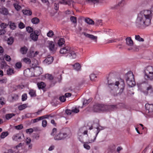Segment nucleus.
I'll use <instances>...</instances> for the list:
<instances>
[{
    "mask_svg": "<svg viewBox=\"0 0 153 153\" xmlns=\"http://www.w3.org/2000/svg\"><path fill=\"white\" fill-rule=\"evenodd\" d=\"M152 14L150 10H143L138 14L136 24L139 28H143L151 23Z\"/></svg>",
    "mask_w": 153,
    "mask_h": 153,
    "instance_id": "f257e3e1",
    "label": "nucleus"
},
{
    "mask_svg": "<svg viewBox=\"0 0 153 153\" xmlns=\"http://www.w3.org/2000/svg\"><path fill=\"white\" fill-rule=\"evenodd\" d=\"M108 87L111 89V93L114 96L120 95L123 92L125 86L123 79H120L115 82L112 80H108Z\"/></svg>",
    "mask_w": 153,
    "mask_h": 153,
    "instance_id": "f03ea898",
    "label": "nucleus"
},
{
    "mask_svg": "<svg viewBox=\"0 0 153 153\" xmlns=\"http://www.w3.org/2000/svg\"><path fill=\"white\" fill-rule=\"evenodd\" d=\"M60 52L61 53L67 54V56L72 59L75 58L77 55L74 48L68 46L64 47L61 49Z\"/></svg>",
    "mask_w": 153,
    "mask_h": 153,
    "instance_id": "7ed1b4c3",
    "label": "nucleus"
},
{
    "mask_svg": "<svg viewBox=\"0 0 153 153\" xmlns=\"http://www.w3.org/2000/svg\"><path fill=\"white\" fill-rule=\"evenodd\" d=\"M126 83L130 87H132L134 86L135 82L134 81V75L133 73L129 71L126 73L125 76Z\"/></svg>",
    "mask_w": 153,
    "mask_h": 153,
    "instance_id": "20e7f679",
    "label": "nucleus"
},
{
    "mask_svg": "<svg viewBox=\"0 0 153 153\" xmlns=\"http://www.w3.org/2000/svg\"><path fill=\"white\" fill-rule=\"evenodd\" d=\"M144 77L147 80H153V67L152 66H148L144 70Z\"/></svg>",
    "mask_w": 153,
    "mask_h": 153,
    "instance_id": "39448f33",
    "label": "nucleus"
},
{
    "mask_svg": "<svg viewBox=\"0 0 153 153\" xmlns=\"http://www.w3.org/2000/svg\"><path fill=\"white\" fill-rule=\"evenodd\" d=\"M24 62L27 64L30 65V66L32 68H35L37 67L38 65V62L37 60H35L33 61V63H31L30 60L28 58H25L23 59Z\"/></svg>",
    "mask_w": 153,
    "mask_h": 153,
    "instance_id": "423d86ee",
    "label": "nucleus"
},
{
    "mask_svg": "<svg viewBox=\"0 0 153 153\" xmlns=\"http://www.w3.org/2000/svg\"><path fill=\"white\" fill-rule=\"evenodd\" d=\"M68 132L67 133H59L58 134L56 135L54 137V139L55 140H61L66 137L70 134V131L68 129Z\"/></svg>",
    "mask_w": 153,
    "mask_h": 153,
    "instance_id": "0eeeda50",
    "label": "nucleus"
},
{
    "mask_svg": "<svg viewBox=\"0 0 153 153\" xmlns=\"http://www.w3.org/2000/svg\"><path fill=\"white\" fill-rule=\"evenodd\" d=\"M93 110L95 112L105 111V105L96 104L93 106Z\"/></svg>",
    "mask_w": 153,
    "mask_h": 153,
    "instance_id": "6e6552de",
    "label": "nucleus"
},
{
    "mask_svg": "<svg viewBox=\"0 0 153 153\" xmlns=\"http://www.w3.org/2000/svg\"><path fill=\"white\" fill-rule=\"evenodd\" d=\"M97 130L96 131H97L96 134V135H95V137H94V140H90L88 143H84V144L83 145V146H84V148L85 149H87V150H89L90 149V146L88 145V143H91L92 142H93L96 139V137H97L98 133L100 131V130L99 129V128L98 127H97Z\"/></svg>",
    "mask_w": 153,
    "mask_h": 153,
    "instance_id": "1a4fd4ad",
    "label": "nucleus"
},
{
    "mask_svg": "<svg viewBox=\"0 0 153 153\" xmlns=\"http://www.w3.org/2000/svg\"><path fill=\"white\" fill-rule=\"evenodd\" d=\"M39 35V32L37 30H36L30 33V36L33 40L36 41L37 40L38 37Z\"/></svg>",
    "mask_w": 153,
    "mask_h": 153,
    "instance_id": "9d476101",
    "label": "nucleus"
},
{
    "mask_svg": "<svg viewBox=\"0 0 153 153\" xmlns=\"http://www.w3.org/2000/svg\"><path fill=\"white\" fill-rule=\"evenodd\" d=\"M145 107L146 111H148V113H149V115H153V104H146Z\"/></svg>",
    "mask_w": 153,
    "mask_h": 153,
    "instance_id": "9b49d317",
    "label": "nucleus"
},
{
    "mask_svg": "<svg viewBox=\"0 0 153 153\" xmlns=\"http://www.w3.org/2000/svg\"><path fill=\"white\" fill-rule=\"evenodd\" d=\"M117 109V105H105V111H111Z\"/></svg>",
    "mask_w": 153,
    "mask_h": 153,
    "instance_id": "f8f14e48",
    "label": "nucleus"
},
{
    "mask_svg": "<svg viewBox=\"0 0 153 153\" xmlns=\"http://www.w3.org/2000/svg\"><path fill=\"white\" fill-rule=\"evenodd\" d=\"M82 34L86 37L94 41L95 42H97V37L93 35L88 34L85 32H83Z\"/></svg>",
    "mask_w": 153,
    "mask_h": 153,
    "instance_id": "ddd939ff",
    "label": "nucleus"
},
{
    "mask_svg": "<svg viewBox=\"0 0 153 153\" xmlns=\"http://www.w3.org/2000/svg\"><path fill=\"white\" fill-rule=\"evenodd\" d=\"M146 93V94H148L151 96L153 95V87L152 85H149L147 87Z\"/></svg>",
    "mask_w": 153,
    "mask_h": 153,
    "instance_id": "4468645a",
    "label": "nucleus"
},
{
    "mask_svg": "<svg viewBox=\"0 0 153 153\" xmlns=\"http://www.w3.org/2000/svg\"><path fill=\"white\" fill-rule=\"evenodd\" d=\"M49 48L50 51H55V44L53 41H50L49 43Z\"/></svg>",
    "mask_w": 153,
    "mask_h": 153,
    "instance_id": "2eb2a0df",
    "label": "nucleus"
},
{
    "mask_svg": "<svg viewBox=\"0 0 153 153\" xmlns=\"http://www.w3.org/2000/svg\"><path fill=\"white\" fill-rule=\"evenodd\" d=\"M22 12L23 14L25 15L31 16L32 14V11L30 10H23Z\"/></svg>",
    "mask_w": 153,
    "mask_h": 153,
    "instance_id": "dca6fc26",
    "label": "nucleus"
},
{
    "mask_svg": "<svg viewBox=\"0 0 153 153\" xmlns=\"http://www.w3.org/2000/svg\"><path fill=\"white\" fill-rule=\"evenodd\" d=\"M126 44L129 46H131L133 45V42L130 37H127L126 39Z\"/></svg>",
    "mask_w": 153,
    "mask_h": 153,
    "instance_id": "f3484780",
    "label": "nucleus"
},
{
    "mask_svg": "<svg viewBox=\"0 0 153 153\" xmlns=\"http://www.w3.org/2000/svg\"><path fill=\"white\" fill-rule=\"evenodd\" d=\"M37 85L39 89H43L46 86L45 84L42 82H38Z\"/></svg>",
    "mask_w": 153,
    "mask_h": 153,
    "instance_id": "a211bd4d",
    "label": "nucleus"
},
{
    "mask_svg": "<svg viewBox=\"0 0 153 153\" xmlns=\"http://www.w3.org/2000/svg\"><path fill=\"white\" fill-rule=\"evenodd\" d=\"M1 13L4 15H7L9 13L8 9L5 7H2L1 9Z\"/></svg>",
    "mask_w": 153,
    "mask_h": 153,
    "instance_id": "6ab92c4d",
    "label": "nucleus"
},
{
    "mask_svg": "<svg viewBox=\"0 0 153 153\" xmlns=\"http://www.w3.org/2000/svg\"><path fill=\"white\" fill-rule=\"evenodd\" d=\"M13 139L15 141H19L21 139V137L19 134L14 135L12 137Z\"/></svg>",
    "mask_w": 153,
    "mask_h": 153,
    "instance_id": "aec40b11",
    "label": "nucleus"
},
{
    "mask_svg": "<svg viewBox=\"0 0 153 153\" xmlns=\"http://www.w3.org/2000/svg\"><path fill=\"white\" fill-rule=\"evenodd\" d=\"M28 50V49L25 46L21 48L20 52L22 54H26Z\"/></svg>",
    "mask_w": 153,
    "mask_h": 153,
    "instance_id": "412c9836",
    "label": "nucleus"
},
{
    "mask_svg": "<svg viewBox=\"0 0 153 153\" xmlns=\"http://www.w3.org/2000/svg\"><path fill=\"white\" fill-rule=\"evenodd\" d=\"M9 24H10V27L11 30H15L17 26L15 23L10 21L9 22Z\"/></svg>",
    "mask_w": 153,
    "mask_h": 153,
    "instance_id": "4be33fe9",
    "label": "nucleus"
},
{
    "mask_svg": "<svg viewBox=\"0 0 153 153\" xmlns=\"http://www.w3.org/2000/svg\"><path fill=\"white\" fill-rule=\"evenodd\" d=\"M118 108H127L126 105L124 103H120L117 104Z\"/></svg>",
    "mask_w": 153,
    "mask_h": 153,
    "instance_id": "5701e85b",
    "label": "nucleus"
},
{
    "mask_svg": "<svg viewBox=\"0 0 153 153\" xmlns=\"http://www.w3.org/2000/svg\"><path fill=\"white\" fill-rule=\"evenodd\" d=\"M45 61L46 63L48 64H50L53 61V58L52 56H50L46 58Z\"/></svg>",
    "mask_w": 153,
    "mask_h": 153,
    "instance_id": "b1692460",
    "label": "nucleus"
},
{
    "mask_svg": "<svg viewBox=\"0 0 153 153\" xmlns=\"http://www.w3.org/2000/svg\"><path fill=\"white\" fill-rule=\"evenodd\" d=\"M73 66L74 69L77 71H79L81 68L80 65L79 63H76L73 65Z\"/></svg>",
    "mask_w": 153,
    "mask_h": 153,
    "instance_id": "393cba45",
    "label": "nucleus"
},
{
    "mask_svg": "<svg viewBox=\"0 0 153 153\" xmlns=\"http://www.w3.org/2000/svg\"><path fill=\"white\" fill-rule=\"evenodd\" d=\"M85 22L87 23L90 25H94V22L92 19L89 18H86L85 19Z\"/></svg>",
    "mask_w": 153,
    "mask_h": 153,
    "instance_id": "a878e982",
    "label": "nucleus"
},
{
    "mask_svg": "<svg viewBox=\"0 0 153 153\" xmlns=\"http://www.w3.org/2000/svg\"><path fill=\"white\" fill-rule=\"evenodd\" d=\"M33 24H36L39 22V19L37 17H34L31 20Z\"/></svg>",
    "mask_w": 153,
    "mask_h": 153,
    "instance_id": "bb28decb",
    "label": "nucleus"
},
{
    "mask_svg": "<svg viewBox=\"0 0 153 153\" xmlns=\"http://www.w3.org/2000/svg\"><path fill=\"white\" fill-rule=\"evenodd\" d=\"M16 114L14 113L7 114L5 115L6 119L7 120H9L11 119L13 116H15Z\"/></svg>",
    "mask_w": 153,
    "mask_h": 153,
    "instance_id": "cd10ccee",
    "label": "nucleus"
},
{
    "mask_svg": "<svg viewBox=\"0 0 153 153\" xmlns=\"http://www.w3.org/2000/svg\"><path fill=\"white\" fill-rule=\"evenodd\" d=\"M29 94L31 97H34L36 96V91L33 89H31L30 90Z\"/></svg>",
    "mask_w": 153,
    "mask_h": 153,
    "instance_id": "c85d7f7f",
    "label": "nucleus"
},
{
    "mask_svg": "<svg viewBox=\"0 0 153 153\" xmlns=\"http://www.w3.org/2000/svg\"><path fill=\"white\" fill-rule=\"evenodd\" d=\"M65 42V40L64 38H60L58 41V44L59 46L63 45Z\"/></svg>",
    "mask_w": 153,
    "mask_h": 153,
    "instance_id": "c756f323",
    "label": "nucleus"
},
{
    "mask_svg": "<svg viewBox=\"0 0 153 153\" xmlns=\"http://www.w3.org/2000/svg\"><path fill=\"white\" fill-rule=\"evenodd\" d=\"M13 5L15 9L17 11L20 10L22 8L21 6L17 3L13 4Z\"/></svg>",
    "mask_w": 153,
    "mask_h": 153,
    "instance_id": "7c9ffc66",
    "label": "nucleus"
},
{
    "mask_svg": "<svg viewBox=\"0 0 153 153\" xmlns=\"http://www.w3.org/2000/svg\"><path fill=\"white\" fill-rule=\"evenodd\" d=\"M34 55V52L32 50H30L28 53L27 54L28 56L30 58H33L35 57V55Z\"/></svg>",
    "mask_w": 153,
    "mask_h": 153,
    "instance_id": "2f4dec72",
    "label": "nucleus"
},
{
    "mask_svg": "<svg viewBox=\"0 0 153 153\" xmlns=\"http://www.w3.org/2000/svg\"><path fill=\"white\" fill-rule=\"evenodd\" d=\"M108 149L111 152H114L115 149V146L114 144L111 145L109 147Z\"/></svg>",
    "mask_w": 153,
    "mask_h": 153,
    "instance_id": "473e14b6",
    "label": "nucleus"
},
{
    "mask_svg": "<svg viewBox=\"0 0 153 153\" xmlns=\"http://www.w3.org/2000/svg\"><path fill=\"white\" fill-rule=\"evenodd\" d=\"M27 107V105L25 104L19 106L18 108L19 110L22 111L25 108Z\"/></svg>",
    "mask_w": 153,
    "mask_h": 153,
    "instance_id": "72a5a7b5",
    "label": "nucleus"
},
{
    "mask_svg": "<svg viewBox=\"0 0 153 153\" xmlns=\"http://www.w3.org/2000/svg\"><path fill=\"white\" fill-rule=\"evenodd\" d=\"M8 66L6 62L4 60L1 62V68L2 69L3 68H5L6 66Z\"/></svg>",
    "mask_w": 153,
    "mask_h": 153,
    "instance_id": "f704fd0d",
    "label": "nucleus"
},
{
    "mask_svg": "<svg viewBox=\"0 0 153 153\" xmlns=\"http://www.w3.org/2000/svg\"><path fill=\"white\" fill-rule=\"evenodd\" d=\"M3 58L6 61L8 62H10L11 60V59L9 55L7 54H5L3 57Z\"/></svg>",
    "mask_w": 153,
    "mask_h": 153,
    "instance_id": "c9c22d12",
    "label": "nucleus"
},
{
    "mask_svg": "<svg viewBox=\"0 0 153 153\" xmlns=\"http://www.w3.org/2000/svg\"><path fill=\"white\" fill-rule=\"evenodd\" d=\"M14 42V39L13 37H10L7 40V43L9 45H11Z\"/></svg>",
    "mask_w": 153,
    "mask_h": 153,
    "instance_id": "e433bc0d",
    "label": "nucleus"
},
{
    "mask_svg": "<svg viewBox=\"0 0 153 153\" xmlns=\"http://www.w3.org/2000/svg\"><path fill=\"white\" fill-rule=\"evenodd\" d=\"M90 79L92 81H95L97 79V77L94 74H92L90 75Z\"/></svg>",
    "mask_w": 153,
    "mask_h": 153,
    "instance_id": "4c0bfd02",
    "label": "nucleus"
},
{
    "mask_svg": "<svg viewBox=\"0 0 153 153\" xmlns=\"http://www.w3.org/2000/svg\"><path fill=\"white\" fill-rule=\"evenodd\" d=\"M8 135V131L3 132L1 134V138H4Z\"/></svg>",
    "mask_w": 153,
    "mask_h": 153,
    "instance_id": "58836bf2",
    "label": "nucleus"
},
{
    "mask_svg": "<svg viewBox=\"0 0 153 153\" xmlns=\"http://www.w3.org/2000/svg\"><path fill=\"white\" fill-rule=\"evenodd\" d=\"M70 20L73 23L75 24L76 23V17L74 16H71L70 17Z\"/></svg>",
    "mask_w": 153,
    "mask_h": 153,
    "instance_id": "ea45409f",
    "label": "nucleus"
},
{
    "mask_svg": "<svg viewBox=\"0 0 153 153\" xmlns=\"http://www.w3.org/2000/svg\"><path fill=\"white\" fill-rule=\"evenodd\" d=\"M14 128L17 130H20L23 128V126L22 124H20L19 125L15 126Z\"/></svg>",
    "mask_w": 153,
    "mask_h": 153,
    "instance_id": "a19ab883",
    "label": "nucleus"
},
{
    "mask_svg": "<svg viewBox=\"0 0 153 153\" xmlns=\"http://www.w3.org/2000/svg\"><path fill=\"white\" fill-rule=\"evenodd\" d=\"M135 39L136 40L140 42H143L144 41V39L140 37L139 35H135Z\"/></svg>",
    "mask_w": 153,
    "mask_h": 153,
    "instance_id": "79ce46f5",
    "label": "nucleus"
},
{
    "mask_svg": "<svg viewBox=\"0 0 153 153\" xmlns=\"http://www.w3.org/2000/svg\"><path fill=\"white\" fill-rule=\"evenodd\" d=\"M13 73V70L11 68H9L7 70V74L8 75H10Z\"/></svg>",
    "mask_w": 153,
    "mask_h": 153,
    "instance_id": "37998d69",
    "label": "nucleus"
},
{
    "mask_svg": "<svg viewBox=\"0 0 153 153\" xmlns=\"http://www.w3.org/2000/svg\"><path fill=\"white\" fill-rule=\"evenodd\" d=\"M54 35L53 32L50 30L49 32L47 33V36L49 37H52Z\"/></svg>",
    "mask_w": 153,
    "mask_h": 153,
    "instance_id": "c03bdc74",
    "label": "nucleus"
},
{
    "mask_svg": "<svg viewBox=\"0 0 153 153\" xmlns=\"http://www.w3.org/2000/svg\"><path fill=\"white\" fill-rule=\"evenodd\" d=\"M22 101L26 100L27 98V96L26 94H24L22 95Z\"/></svg>",
    "mask_w": 153,
    "mask_h": 153,
    "instance_id": "a18cd8bd",
    "label": "nucleus"
},
{
    "mask_svg": "<svg viewBox=\"0 0 153 153\" xmlns=\"http://www.w3.org/2000/svg\"><path fill=\"white\" fill-rule=\"evenodd\" d=\"M92 100V98H90L88 100H85L83 102L84 105L89 103Z\"/></svg>",
    "mask_w": 153,
    "mask_h": 153,
    "instance_id": "49530a36",
    "label": "nucleus"
},
{
    "mask_svg": "<svg viewBox=\"0 0 153 153\" xmlns=\"http://www.w3.org/2000/svg\"><path fill=\"white\" fill-rule=\"evenodd\" d=\"M87 1L89 3H93L94 4L98 3L99 2V0H88Z\"/></svg>",
    "mask_w": 153,
    "mask_h": 153,
    "instance_id": "de8ad7c7",
    "label": "nucleus"
},
{
    "mask_svg": "<svg viewBox=\"0 0 153 153\" xmlns=\"http://www.w3.org/2000/svg\"><path fill=\"white\" fill-rule=\"evenodd\" d=\"M18 26L20 29H22L25 28V25L23 22H20Z\"/></svg>",
    "mask_w": 153,
    "mask_h": 153,
    "instance_id": "09e8293b",
    "label": "nucleus"
},
{
    "mask_svg": "<svg viewBox=\"0 0 153 153\" xmlns=\"http://www.w3.org/2000/svg\"><path fill=\"white\" fill-rule=\"evenodd\" d=\"M22 64L20 62H17L15 64V66L17 68H20L22 67Z\"/></svg>",
    "mask_w": 153,
    "mask_h": 153,
    "instance_id": "8fccbe9b",
    "label": "nucleus"
},
{
    "mask_svg": "<svg viewBox=\"0 0 153 153\" xmlns=\"http://www.w3.org/2000/svg\"><path fill=\"white\" fill-rule=\"evenodd\" d=\"M72 110V113H76L79 112V110L76 108H73Z\"/></svg>",
    "mask_w": 153,
    "mask_h": 153,
    "instance_id": "3c124183",
    "label": "nucleus"
},
{
    "mask_svg": "<svg viewBox=\"0 0 153 153\" xmlns=\"http://www.w3.org/2000/svg\"><path fill=\"white\" fill-rule=\"evenodd\" d=\"M26 29L27 31L29 33H30L31 32L32 33L33 31V28L30 27H27L26 28Z\"/></svg>",
    "mask_w": 153,
    "mask_h": 153,
    "instance_id": "603ef678",
    "label": "nucleus"
},
{
    "mask_svg": "<svg viewBox=\"0 0 153 153\" xmlns=\"http://www.w3.org/2000/svg\"><path fill=\"white\" fill-rule=\"evenodd\" d=\"M45 76L46 77H47L48 79L50 80H52L53 78L52 75L48 74H46L45 75Z\"/></svg>",
    "mask_w": 153,
    "mask_h": 153,
    "instance_id": "864d4df0",
    "label": "nucleus"
},
{
    "mask_svg": "<svg viewBox=\"0 0 153 153\" xmlns=\"http://www.w3.org/2000/svg\"><path fill=\"white\" fill-rule=\"evenodd\" d=\"M59 100L62 102H64L66 100V98L65 96H62L59 97Z\"/></svg>",
    "mask_w": 153,
    "mask_h": 153,
    "instance_id": "5fc2aeb1",
    "label": "nucleus"
},
{
    "mask_svg": "<svg viewBox=\"0 0 153 153\" xmlns=\"http://www.w3.org/2000/svg\"><path fill=\"white\" fill-rule=\"evenodd\" d=\"M47 123V122L46 120H43L42 123V126L43 127H45L46 126Z\"/></svg>",
    "mask_w": 153,
    "mask_h": 153,
    "instance_id": "6e6d98bb",
    "label": "nucleus"
},
{
    "mask_svg": "<svg viewBox=\"0 0 153 153\" xmlns=\"http://www.w3.org/2000/svg\"><path fill=\"white\" fill-rule=\"evenodd\" d=\"M33 131V129L32 128H30L28 129H27L26 130V133H29V134L32 133Z\"/></svg>",
    "mask_w": 153,
    "mask_h": 153,
    "instance_id": "4d7b16f0",
    "label": "nucleus"
},
{
    "mask_svg": "<svg viewBox=\"0 0 153 153\" xmlns=\"http://www.w3.org/2000/svg\"><path fill=\"white\" fill-rule=\"evenodd\" d=\"M7 82V79L6 77H4L3 79H1V83L5 84Z\"/></svg>",
    "mask_w": 153,
    "mask_h": 153,
    "instance_id": "13d9d810",
    "label": "nucleus"
},
{
    "mask_svg": "<svg viewBox=\"0 0 153 153\" xmlns=\"http://www.w3.org/2000/svg\"><path fill=\"white\" fill-rule=\"evenodd\" d=\"M41 0L43 3L46 4L48 6L49 5V2L48 1V0Z\"/></svg>",
    "mask_w": 153,
    "mask_h": 153,
    "instance_id": "bf43d9fd",
    "label": "nucleus"
},
{
    "mask_svg": "<svg viewBox=\"0 0 153 153\" xmlns=\"http://www.w3.org/2000/svg\"><path fill=\"white\" fill-rule=\"evenodd\" d=\"M8 25L5 23H2L1 24V27L3 29L6 27Z\"/></svg>",
    "mask_w": 153,
    "mask_h": 153,
    "instance_id": "052dcab7",
    "label": "nucleus"
},
{
    "mask_svg": "<svg viewBox=\"0 0 153 153\" xmlns=\"http://www.w3.org/2000/svg\"><path fill=\"white\" fill-rule=\"evenodd\" d=\"M49 116H50V115H45L42 116L40 117V118H41V120L43 119H44L48 118Z\"/></svg>",
    "mask_w": 153,
    "mask_h": 153,
    "instance_id": "680f3d73",
    "label": "nucleus"
},
{
    "mask_svg": "<svg viewBox=\"0 0 153 153\" xmlns=\"http://www.w3.org/2000/svg\"><path fill=\"white\" fill-rule=\"evenodd\" d=\"M59 2L61 4H64L65 5L68 4L69 5H70V4L68 2L65 0H62Z\"/></svg>",
    "mask_w": 153,
    "mask_h": 153,
    "instance_id": "e2e57ef3",
    "label": "nucleus"
},
{
    "mask_svg": "<svg viewBox=\"0 0 153 153\" xmlns=\"http://www.w3.org/2000/svg\"><path fill=\"white\" fill-rule=\"evenodd\" d=\"M65 112L68 115H70L72 113V110L67 109L65 111Z\"/></svg>",
    "mask_w": 153,
    "mask_h": 153,
    "instance_id": "0e129e2a",
    "label": "nucleus"
},
{
    "mask_svg": "<svg viewBox=\"0 0 153 153\" xmlns=\"http://www.w3.org/2000/svg\"><path fill=\"white\" fill-rule=\"evenodd\" d=\"M41 120V118H40V117H39L37 118L33 119V123H36Z\"/></svg>",
    "mask_w": 153,
    "mask_h": 153,
    "instance_id": "69168bd1",
    "label": "nucleus"
},
{
    "mask_svg": "<svg viewBox=\"0 0 153 153\" xmlns=\"http://www.w3.org/2000/svg\"><path fill=\"white\" fill-rule=\"evenodd\" d=\"M83 129L82 128H80L78 132V135L79 136H81V134H82Z\"/></svg>",
    "mask_w": 153,
    "mask_h": 153,
    "instance_id": "338daca9",
    "label": "nucleus"
},
{
    "mask_svg": "<svg viewBox=\"0 0 153 153\" xmlns=\"http://www.w3.org/2000/svg\"><path fill=\"white\" fill-rule=\"evenodd\" d=\"M57 131L56 128H53L52 130V131L51 133V134L52 135H53L55 133H56Z\"/></svg>",
    "mask_w": 153,
    "mask_h": 153,
    "instance_id": "774afa93",
    "label": "nucleus"
}]
</instances>
